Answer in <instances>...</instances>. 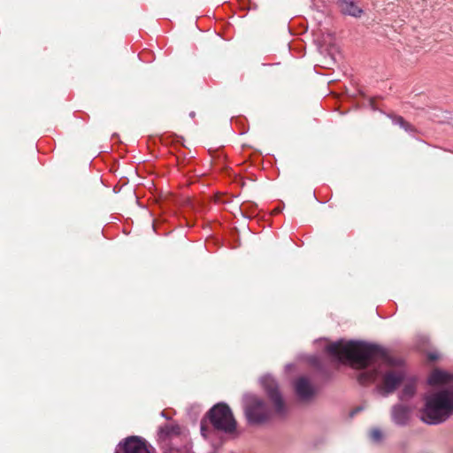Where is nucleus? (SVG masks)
<instances>
[{"label":"nucleus","instance_id":"3","mask_svg":"<svg viewBox=\"0 0 453 453\" xmlns=\"http://www.w3.org/2000/svg\"><path fill=\"white\" fill-rule=\"evenodd\" d=\"M237 422L230 407L226 403L213 405L203 418L200 423V432L203 438H209L212 431L226 434L235 432Z\"/></svg>","mask_w":453,"mask_h":453},{"label":"nucleus","instance_id":"7","mask_svg":"<svg viewBox=\"0 0 453 453\" xmlns=\"http://www.w3.org/2000/svg\"><path fill=\"white\" fill-rule=\"evenodd\" d=\"M411 416V408L403 403L395 404L391 410L392 421L399 426L408 425Z\"/></svg>","mask_w":453,"mask_h":453},{"label":"nucleus","instance_id":"8","mask_svg":"<svg viewBox=\"0 0 453 453\" xmlns=\"http://www.w3.org/2000/svg\"><path fill=\"white\" fill-rule=\"evenodd\" d=\"M294 388L296 395L302 401L311 399L315 393L310 380L303 376L296 380Z\"/></svg>","mask_w":453,"mask_h":453},{"label":"nucleus","instance_id":"21","mask_svg":"<svg viewBox=\"0 0 453 453\" xmlns=\"http://www.w3.org/2000/svg\"><path fill=\"white\" fill-rule=\"evenodd\" d=\"M451 453H453V449H452V451H451Z\"/></svg>","mask_w":453,"mask_h":453},{"label":"nucleus","instance_id":"9","mask_svg":"<svg viewBox=\"0 0 453 453\" xmlns=\"http://www.w3.org/2000/svg\"><path fill=\"white\" fill-rule=\"evenodd\" d=\"M453 381V376L442 370H434L428 377L427 383L431 386L447 384Z\"/></svg>","mask_w":453,"mask_h":453},{"label":"nucleus","instance_id":"19","mask_svg":"<svg viewBox=\"0 0 453 453\" xmlns=\"http://www.w3.org/2000/svg\"><path fill=\"white\" fill-rule=\"evenodd\" d=\"M189 116H190L191 118H194V117H195V112H194V111H191V112L189 113Z\"/></svg>","mask_w":453,"mask_h":453},{"label":"nucleus","instance_id":"4","mask_svg":"<svg viewBox=\"0 0 453 453\" xmlns=\"http://www.w3.org/2000/svg\"><path fill=\"white\" fill-rule=\"evenodd\" d=\"M243 408L246 418L251 425H257L267 421L271 418V411L265 402L251 393L242 396Z\"/></svg>","mask_w":453,"mask_h":453},{"label":"nucleus","instance_id":"12","mask_svg":"<svg viewBox=\"0 0 453 453\" xmlns=\"http://www.w3.org/2000/svg\"><path fill=\"white\" fill-rule=\"evenodd\" d=\"M416 380L411 379L404 384L403 388L399 394V399L401 401H408L411 399L416 394Z\"/></svg>","mask_w":453,"mask_h":453},{"label":"nucleus","instance_id":"2","mask_svg":"<svg viewBox=\"0 0 453 453\" xmlns=\"http://www.w3.org/2000/svg\"><path fill=\"white\" fill-rule=\"evenodd\" d=\"M453 414V386L425 397L420 419L428 425L444 422Z\"/></svg>","mask_w":453,"mask_h":453},{"label":"nucleus","instance_id":"14","mask_svg":"<svg viewBox=\"0 0 453 453\" xmlns=\"http://www.w3.org/2000/svg\"><path fill=\"white\" fill-rule=\"evenodd\" d=\"M371 439L376 442L382 439V433L379 428H374L370 433Z\"/></svg>","mask_w":453,"mask_h":453},{"label":"nucleus","instance_id":"13","mask_svg":"<svg viewBox=\"0 0 453 453\" xmlns=\"http://www.w3.org/2000/svg\"><path fill=\"white\" fill-rule=\"evenodd\" d=\"M390 119L394 125L399 126L401 128L404 129L408 133H414L416 131L415 127L407 122L403 117L396 115H390Z\"/></svg>","mask_w":453,"mask_h":453},{"label":"nucleus","instance_id":"17","mask_svg":"<svg viewBox=\"0 0 453 453\" xmlns=\"http://www.w3.org/2000/svg\"><path fill=\"white\" fill-rule=\"evenodd\" d=\"M161 416L166 419H170V418L165 414V412L163 411H161Z\"/></svg>","mask_w":453,"mask_h":453},{"label":"nucleus","instance_id":"11","mask_svg":"<svg viewBox=\"0 0 453 453\" xmlns=\"http://www.w3.org/2000/svg\"><path fill=\"white\" fill-rule=\"evenodd\" d=\"M180 434L181 428L179 425H165L158 431V435L163 440L179 436Z\"/></svg>","mask_w":453,"mask_h":453},{"label":"nucleus","instance_id":"6","mask_svg":"<svg viewBox=\"0 0 453 453\" xmlns=\"http://www.w3.org/2000/svg\"><path fill=\"white\" fill-rule=\"evenodd\" d=\"M115 453H150V445L142 437L129 436L116 447Z\"/></svg>","mask_w":453,"mask_h":453},{"label":"nucleus","instance_id":"20","mask_svg":"<svg viewBox=\"0 0 453 453\" xmlns=\"http://www.w3.org/2000/svg\"><path fill=\"white\" fill-rule=\"evenodd\" d=\"M446 119H439V122H443L445 121Z\"/></svg>","mask_w":453,"mask_h":453},{"label":"nucleus","instance_id":"10","mask_svg":"<svg viewBox=\"0 0 453 453\" xmlns=\"http://www.w3.org/2000/svg\"><path fill=\"white\" fill-rule=\"evenodd\" d=\"M339 6L342 13L353 17H359L363 10L359 8L354 0H339Z\"/></svg>","mask_w":453,"mask_h":453},{"label":"nucleus","instance_id":"16","mask_svg":"<svg viewBox=\"0 0 453 453\" xmlns=\"http://www.w3.org/2000/svg\"><path fill=\"white\" fill-rule=\"evenodd\" d=\"M169 453H180V449L172 448L169 449Z\"/></svg>","mask_w":453,"mask_h":453},{"label":"nucleus","instance_id":"18","mask_svg":"<svg viewBox=\"0 0 453 453\" xmlns=\"http://www.w3.org/2000/svg\"><path fill=\"white\" fill-rule=\"evenodd\" d=\"M361 409H356L355 411H352L351 415H354L356 414L357 412H358Z\"/></svg>","mask_w":453,"mask_h":453},{"label":"nucleus","instance_id":"15","mask_svg":"<svg viewBox=\"0 0 453 453\" xmlns=\"http://www.w3.org/2000/svg\"><path fill=\"white\" fill-rule=\"evenodd\" d=\"M428 358L431 361H434L438 358V355L436 353L431 352L428 354Z\"/></svg>","mask_w":453,"mask_h":453},{"label":"nucleus","instance_id":"1","mask_svg":"<svg viewBox=\"0 0 453 453\" xmlns=\"http://www.w3.org/2000/svg\"><path fill=\"white\" fill-rule=\"evenodd\" d=\"M326 350L336 361L349 362L361 370L357 375L360 384L378 380L376 389L382 396L393 394L407 380L403 361L387 356L380 345L340 340L327 345Z\"/></svg>","mask_w":453,"mask_h":453},{"label":"nucleus","instance_id":"5","mask_svg":"<svg viewBox=\"0 0 453 453\" xmlns=\"http://www.w3.org/2000/svg\"><path fill=\"white\" fill-rule=\"evenodd\" d=\"M260 384L273 405L275 414L280 418L285 417L288 414V407L275 379L269 374L264 375L260 378Z\"/></svg>","mask_w":453,"mask_h":453}]
</instances>
